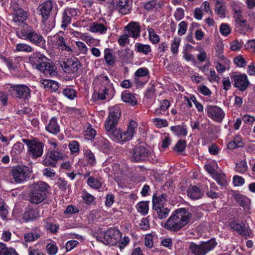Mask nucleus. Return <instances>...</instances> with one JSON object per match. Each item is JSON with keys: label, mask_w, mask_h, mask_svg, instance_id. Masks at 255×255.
Instances as JSON below:
<instances>
[{"label": "nucleus", "mask_w": 255, "mask_h": 255, "mask_svg": "<svg viewBox=\"0 0 255 255\" xmlns=\"http://www.w3.org/2000/svg\"><path fill=\"white\" fill-rule=\"evenodd\" d=\"M191 217L190 212L185 208L177 209L166 220L164 228L170 232H177L189 223Z\"/></svg>", "instance_id": "1"}, {"label": "nucleus", "mask_w": 255, "mask_h": 255, "mask_svg": "<svg viewBox=\"0 0 255 255\" xmlns=\"http://www.w3.org/2000/svg\"><path fill=\"white\" fill-rule=\"evenodd\" d=\"M16 36L22 39L25 40L30 43L45 48V40L42 34L38 30L33 29L29 26H26L21 29H17L15 31Z\"/></svg>", "instance_id": "2"}, {"label": "nucleus", "mask_w": 255, "mask_h": 255, "mask_svg": "<svg viewBox=\"0 0 255 255\" xmlns=\"http://www.w3.org/2000/svg\"><path fill=\"white\" fill-rule=\"evenodd\" d=\"M49 185L45 182L39 181L32 184L29 187V201L34 204H39L47 198Z\"/></svg>", "instance_id": "3"}, {"label": "nucleus", "mask_w": 255, "mask_h": 255, "mask_svg": "<svg viewBox=\"0 0 255 255\" xmlns=\"http://www.w3.org/2000/svg\"><path fill=\"white\" fill-rule=\"evenodd\" d=\"M217 244L215 240L212 239L208 242L203 243L200 245L191 243L189 249L194 255H205L207 253L214 249Z\"/></svg>", "instance_id": "4"}, {"label": "nucleus", "mask_w": 255, "mask_h": 255, "mask_svg": "<svg viewBox=\"0 0 255 255\" xmlns=\"http://www.w3.org/2000/svg\"><path fill=\"white\" fill-rule=\"evenodd\" d=\"M152 150L148 146H136L131 153L130 159L134 162H141L148 160L152 157Z\"/></svg>", "instance_id": "5"}, {"label": "nucleus", "mask_w": 255, "mask_h": 255, "mask_svg": "<svg viewBox=\"0 0 255 255\" xmlns=\"http://www.w3.org/2000/svg\"><path fill=\"white\" fill-rule=\"evenodd\" d=\"M121 233L119 230L110 228L98 236L99 240L105 245H114L121 239Z\"/></svg>", "instance_id": "6"}, {"label": "nucleus", "mask_w": 255, "mask_h": 255, "mask_svg": "<svg viewBox=\"0 0 255 255\" xmlns=\"http://www.w3.org/2000/svg\"><path fill=\"white\" fill-rule=\"evenodd\" d=\"M115 93L113 84L107 76H104L99 92L97 93L98 99L101 100H105L107 98L111 99L113 97Z\"/></svg>", "instance_id": "7"}, {"label": "nucleus", "mask_w": 255, "mask_h": 255, "mask_svg": "<svg viewBox=\"0 0 255 255\" xmlns=\"http://www.w3.org/2000/svg\"><path fill=\"white\" fill-rule=\"evenodd\" d=\"M61 33H63V32L60 31L58 33L50 36L48 41V45L53 49H58L62 51L72 52V49L66 43L65 38L60 35Z\"/></svg>", "instance_id": "8"}, {"label": "nucleus", "mask_w": 255, "mask_h": 255, "mask_svg": "<svg viewBox=\"0 0 255 255\" xmlns=\"http://www.w3.org/2000/svg\"><path fill=\"white\" fill-rule=\"evenodd\" d=\"M24 143L28 147V153L34 158L41 156L43 152L44 144L37 139H24Z\"/></svg>", "instance_id": "9"}, {"label": "nucleus", "mask_w": 255, "mask_h": 255, "mask_svg": "<svg viewBox=\"0 0 255 255\" xmlns=\"http://www.w3.org/2000/svg\"><path fill=\"white\" fill-rule=\"evenodd\" d=\"M32 170L29 167L17 166L12 170V177L16 183H21L30 178Z\"/></svg>", "instance_id": "10"}, {"label": "nucleus", "mask_w": 255, "mask_h": 255, "mask_svg": "<svg viewBox=\"0 0 255 255\" xmlns=\"http://www.w3.org/2000/svg\"><path fill=\"white\" fill-rule=\"evenodd\" d=\"M8 91L14 92L15 97L19 99L26 100L30 97V90L25 85H11Z\"/></svg>", "instance_id": "11"}, {"label": "nucleus", "mask_w": 255, "mask_h": 255, "mask_svg": "<svg viewBox=\"0 0 255 255\" xmlns=\"http://www.w3.org/2000/svg\"><path fill=\"white\" fill-rule=\"evenodd\" d=\"M206 110L208 116L216 122L221 123L225 117V112L217 106L208 105Z\"/></svg>", "instance_id": "12"}, {"label": "nucleus", "mask_w": 255, "mask_h": 255, "mask_svg": "<svg viewBox=\"0 0 255 255\" xmlns=\"http://www.w3.org/2000/svg\"><path fill=\"white\" fill-rule=\"evenodd\" d=\"M63 153L55 150H49L45 155V158L42 160V164L45 166L54 167L56 162L63 158Z\"/></svg>", "instance_id": "13"}, {"label": "nucleus", "mask_w": 255, "mask_h": 255, "mask_svg": "<svg viewBox=\"0 0 255 255\" xmlns=\"http://www.w3.org/2000/svg\"><path fill=\"white\" fill-rule=\"evenodd\" d=\"M53 7V3L50 0L45 1L38 6L39 13L42 17V22L43 23H45L48 19Z\"/></svg>", "instance_id": "14"}, {"label": "nucleus", "mask_w": 255, "mask_h": 255, "mask_svg": "<svg viewBox=\"0 0 255 255\" xmlns=\"http://www.w3.org/2000/svg\"><path fill=\"white\" fill-rule=\"evenodd\" d=\"M121 116V110L119 106H115L110 109L109 116L105 126L110 128L112 125H116Z\"/></svg>", "instance_id": "15"}, {"label": "nucleus", "mask_w": 255, "mask_h": 255, "mask_svg": "<svg viewBox=\"0 0 255 255\" xmlns=\"http://www.w3.org/2000/svg\"><path fill=\"white\" fill-rule=\"evenodd\" d=\"M88 30L94 33L105 34L107 30V23L104 19L93 22L90 23Z\"/></svg>", "instance_id": "16"}, {"label": "nucleus", "mask_w": 255, "mask_h": 255, "mask_svg": "<svg viewBox=\"0 0 255 255\" xmlns=\"http://www.w3.org/2000/svg\"><path fill=\"white\" fill-rule=\"evenodd\" d=\"M11 8L13 11L12 14V20L16 25H19L26 20L27 14L26 12L17 4H14L12 5Z\"/></svg>", "instance_id": "17"}, {"label": "nucleus", "mask_w": 255, "mask_h": 255, "mask_svg": "<svg viewBox=\"0 0 255 255\" xmlns=\"http://www.w3.org/2000/svg\"><path fill=\"white\" fill-rule=\"evenodd\" d=\"M116 125H112L110 128L105 126L107 134L114 141L122 142V131L120 128H116Z\"/></svg>", "instance_id": "18"}, {"label": "nucleus", "mask_w": 255, "mask_h": 255, "mask_svg": "<svg viewBox=\"0 0 255 255\" xmlns=\"http://www.w3.org/2000/svg\"><path fill=\"white\" fill-rule=\"evenodd\" d=\"M234 80V87L238 88L241 91L245 90L249 85L248 77L246 74H243L235 75L233 77Z\"/></svg>", "instance_id": "19"}, {"label": "nucleus", "mask_w": 255, "mask_h": 255, "mask_svg": "<svg viewBox=\"0 0 255 255\" xmlns=\"http://www.w3.org/2000/svg\"><path fill=\"white\" fill-rule=\"evenodd\" d=\"M229 227L243 236L247 237L250 236L249 231L243 222H238L233 220L230 222Z\"/></svg>", "instance_id": "20"}, {"label": "nucleus", "mask_w": 255, "mask_h": 255, "mask_svg": "<svg viewBox=\"0 0 255 255\" xmlns=\"http://www.w3.org/2000/svg\"><path fill=\"white\" fill-rule=\"evenodd\" d=\"M125 30L128 31V35L132 38L138 37L140 33V26L137 22L131 21L125 27Z\"/></svg>", "instance_id": "21"}, {"label": "nucleus", "mask_w": 255, "mask_h": 255, "mask_svg": "<svg viewBox=\"0 0 255 255\" xmlns=\"http://www.w3.org/2000/svg\"><path fill=\"white\" fill-rule=\"evenodd\" d=\"M45 75L52 76L56 74V68L55 66L50 62L45 61L42 63L37 68Z\"/></svg>", "instance_id": "22"}, {"label": "nucleus", "mask_w": 255, "mask_h": 255, "mask_svg": "<svg viewBox=\"0 0 255 255\" xmlns=\"http://www.w3.org/2000/svg\"><path fill=\"white\" fill-rule=\"evenodd\" d=\"M137 124L134 121L130 122L129 126L126 131H122L123 142L131 139L135 133Z\"/></svg>", "instance_id": "23"}, {"label": "nucleus", "mask_w": 255, "mask_h": 255, "mask_svg": "<svg viewBox=\"0 0 255 255\" xmlns=\"http://www.w3.org/2000/svg\"><path fill=\"white\" fill-rule=\"evenodd\" d=\"M45 129L48 132L56 134L60 130V126L58 123L57 119L55 117L52 118L49 121L48 124L45 126Z\"/></svg>", "instance_id": "24"}, {"label": "nucleus", "mask_w": 255, "mask_h": 255, "mask_svg": "<svg viewBox=\"0 0 255 255\" xmlns=\"http://www.w3.org/2000/svg\"><path fill=\"white\" fill-rule=\"evenodd\" d=\"M121 98L124 102L131 106H135L137 104V100L135 95L127 90H125L122 93Z\"/></svg>", "instance_id": "25"}, {"label": "nucleus", "mask_w": 255, "mask_h": 255, "mask_svg": "<svg viewBox=\"0 0 255 255\" xmlns=\"http://www.w3.org/2000/svg\"><path fill=\"white\" fill-rule=\"evenodd\" d=\"M166 202L167 199L166 194H162L158 197L154 195L152 197L153 210L165 207V204Z\"/></svg>", "instance_id": "26"}, {"label": "nucleus", "mask_w": 255, "mask_h": 255, "mask_svg": "<svg viewBox=\"0 0 255 255\" xmlns=\"http://www.w3.org/2000/svg\"><path fill=\"white\" fill-rule=\"evenodd\" d=\"M47 58L40 53H34L30 58V63L33 66L37 69L39 66L45 61H47Z\"/></svg>", "instance_id": "27"}, {"label": "nucleus", "mask_w": 255, "mask_h": 255, "mask_svg": "<svg viewBox=\"0 0 255 255\" xmlns=\"http://www.w3.org/2000/svg\"><path fill=\"white\" fill-rule=\"evenodd\" d=\"M187 194L188 197L193 200L200 199L203 196V193L196 186L189 187L187 190Z\"/></svg>", "instance_id": "28"}, {"label": "nucleus", "mask_w": 255, "mask_h": 255, "mask_svg": "<svg viewBox=\"0 0 255 255\" xmlns=\"http://www.w3.org/2000/svg\"><path fill=\"white\" fill-rule=\"evenodd\" d=\"M224 46L223 43L217 44L216 48L215 56L217 57L219 61H222L224 64L228 65L230 63L229 60L223 54Z\"/></svg>", "instance_id": "29"}, {"label": "nucleus", "mask_w": 255, "mask_h": 255, "mask_svg": "<svg viewBox=\"0 0 255 255\" xmlns=\"http://www.w3.org/2000/svg\"><path fill=\"white\" fill-rule=\"evenodd\" d=\"M132 0H119L117 5L120 12L125 14L129 11Z\"/></svg>", "instance_id": "30"}, {"label": "nucleus", "mask_w": 255, "mask_h": 255, "mask_svg": "<svg viewBox=\"0 0 255 255\" xmlns=\"http://www.w3.org/2000/svg\"><path fill=\"white\" fill-rule=\"evenodd\" d=\"M134 50L136 52L147 55L151 52V46L148 44H144L136 42L134 45Z\"/></svg>", "instance_id": "31"}, {"label": "nucleus", "mask_w": 255, "mask_h": 255, "mask_svg": "<svg viewBox=\"0 0 255 255\" xmlns=\"http://www.w3.org/2000/svg\"><path fill=\"white\" fill-rule=\"evenodd\" d=\"M170 130L174 135L179 137H184L187 134V128L183 125L172 126Z\"/></svg>", "instance_id": "32"}, {"label": "nucleus", "mask_w": 255, "mask_h": 255, "mask_svg": "<svg viewBox=\"0 0 255 255\" xmlns=\"http://www.w3.org/2000/svg\"><path fill=\"white\" fill-rule=\"evenodd\" d=\"M235 26L236 30L241 34H245L251 29V27L247 23L246 20L235 23Z\"/></svg>", "instance_id": "33"}, {"label": "nucleus", "mask_w": 255, "mask_h": 255, "mask_svg": "<svg viewBox=\"0 0 255 255\" xmlns=\"http://www.w3.org/2000/svg\"><path fill=\"white\" fill-rule=\"evenodd\" d=\"M104 60L108 66H113L116 59L112 53V50L110 48H106L104 50Z\"/></svg>", "instance_id": "34"}, {"label": "nucleus", "mask_w": 255, "mask_h": 255, "mask_svg": "<svg viewBox=\"0 0 255 255\" xmlns=\"http://www.w3.org/2000/svg\"><path fill=\"white\" fill-rule=\"evenodd\" d=\"M83 41H85L90 47L100 45V39H96L87 33H86Z\"/></svg>", "instance_id": "35"}, {"label": "nucleus", "mask_w": 255, "mask_h": 255, "mask_svg": "<svg viewBox=\"0 0 255 255\" xmlns=\"http://www.w3.org/2000/svg\"><path fill=\"white\" fill-rule=\"evenodd\" d=\"M154 214L160 220L165 219L169 215L170 210L166 207L153 209Z\"/></svg>", "instance_id": "36"}, {"label": "nucleus", "mask_w": 255, "mask_h": 255, "mask_svg": "<svg viewBox=\"0 0 255 255\" xmlns=\"http://www.w3.org/2000/svg\"><path fill=\"white\" fill-rule=\"evenodd\" d=\"M87 184L92 188L98 189L102 186L101 179L89 176L87 181Z\"/></svg>", "instance_id": "37"}, {"label": "nucleus", "mask_w": 255, "mask_h": 255, "mask_svg": "<svg viewBox=\"0 0 255 255\" xmlns=\"http://www.w3.org/2000/svg\"><path fill=\"white\" fill-rule=\"evenodd\" d=\"M236 199L238 204L243 207L245 210L249 209L250 200L248 198L242 195H237L236 196Z\"/></svg>", "instance_id": "38"}, {"label": "nucleus", "mask_w": 255, "mask_h": 255, "mask_svg": "<svg viewBox=\"0 0 255 255\" xmlns=\"http://www.w3.org/2000/svg\"><path fill=\"white\" fill-rule=\"evenodd\" d=\"M84 159L87 161V163L92 166L95 165L96 160L94 153L89 149L84 150Z\"/></svg>", "instance_id": "39"}, {"label": "nucleus", "mask_w": 255, "mask_h": 255, "mask_svg": "<svg viewBox=\"0 0 255 255\" xmlns=\"http://www.w3.org/2000/svg\"><path fill=\"white\" fill-rule=\"evenodd\" d=\"M39 216V213L36 209H29L24 214V218L26 220L36 219Z\"/></svg>", "instance_id": "40"}, {"label": "nucleus", "mask_w": 255, "mask_h": 255, "mask_svg": "<svg viewBox=\"0 0 255 255\" xmlns=\"http://www.w3.org/2000/svg\"><path fill=\"white\" fill-rule=\"evenodd\" d=\"M0 255H18V254L14 249L6 248L4 243H0Z\"/></svg>", "instance_id": "41"}, {"label": "nucleus", "mask_w": 255, "mask_h": 255, "mask_svg": "<svg viewBox=\"0 0 255 255\" xmlns=\"http://www.w3.org/2000/svg\"><path fill=\"white\" fill-rule=\"evenodd\" d=\"M33 50V48L30 45L24 43H18L15 46V51L17 52L30 53Z\"/></svg>", "instance_id": "42"}, {"label": "nucleus", "mask_w": 255, "mask_h": 255, "mask_svg": "<svg viewBox=\"0 0 255 255\" xmlns=\"http://www.w3.org/2000/svg\"><path fill=\"white\" fill-rule=\"evenodd\" d=\"M24 149V145L20 142L15 143L12 146L10 151V154L12 156H16L19 154Z\"/></svg>", "instance_id": "43"}, {"label": "nucleus", "mask_w": 255, "mask_h": 255, "mask_svg": "<svg viewBox=\"0 0 255 255\" xmlns=\"http://www.w3.org/2000/svg\"><path fill=\"white\" fill-rule=\"evenodd\" d=\"M181 42V39L179 37H174L172 41L170 46L171 52L173 55H176L178 52V48Z\"/></svg>", "instance_id": "44"}, {"label": "nucleus", "mask_w": 255, "mask_h": 255, "mask_svg": "<svg viewBox=\"0 0 255 255\" xmlns=\"http://www.w3.org/2000/svg\"><path fill=\"white\" fill-rule=\"evenodd\" d=\"M215 12L221 17L225 16V6L222 2L218 1L215 5Z\"/></svg>", "instance_id": "45"}, {"label": "nucleus", "mask_w": 255, "mask_h": 255, "mask_svg": "<svg viewBox=\"0 0 255 255\" xmlns=\"http://www.w3.org/2000/svg\"><path fill=\"white\" fill-rule=\"evenodd\" d=\"M248 169L247 162L242 160L236 163L235 170L240 173H245Z\"/></svg>", "instance_id": "46"}, {"label": "nucleus", "mask_w": 255, "mask_h": 255, "mask_svg": "<svg viewBox=\"0 0 255 255\" xmlns=\"http://www.w3.org/2000/svg\"><path fill=\"white\" fill-rule=\"evenodd\" d=\"M234 63L237 67L245 68L247 64V61L242 55L239 54L234 59Z\"/></svg>", "instance_id": "47"}, {"label": "nucleus", "mask_w": 255, "mask_h": 255, "mask_svg": "<svg viewBox=\"0 0 255 255\" xmlns=\"http://www.w3.org/2000/svg\"><path fill=\"white\" fill-rule=\"evenodd\" d=\"M64 96L70 100H73L77 96L76 91L73 88L67 87L65 88L62 92Z\"/></svg>", "instance_id": "48"}, {"label": "nucleus", "mask_w": 255, "mask_h": 255, "mask_svg": "<svg viewBox=\"0 0 255 255\" xmlns=\"http://www.w3.org/2000/svg\"><path fill=\"white\" fill-rule=\"evenodd\" d=\"M151 121L158 128L166 127L168 125V122L166 119L156 118L152 119Z\"/></svg>", "instance_id": "49"}, {"label": "nucleus", "mask_w": 255, "mask_h": 255, "mask_svg": "<svg viewBox=\"0 0 255 255\" xmlns=\"http://www.w3.org/2000/svg\"><path fill=\"white\" fill-rule=\"evenodd\" d=\"M147 30L150 41L153 44L158 43L160 41V37L155 33L154 29L152 28H148Z\"/></svg>", "instance_id": "50"}, {"label": "nucleus", "mask_w": 255, "mask_h": 255, "mask_svg": "<svg viewBox=\"0 0 255 255\" xmlns=\"http://www.w3.org/2000/svg\"><path fill=\"white\" fill-rule=\"evenodd\" d=\"M138 212L143 215H146L148 211V203L146 201L139 202L136 205Z\"/></svg>", "instance_id": "51"}, {"label": "nucleus", "mask_w": 255, "mask_h": 255, "mask_svg": "<svg viewBox=\"0 0 255 255\" xmlns=\"http://www.w3.org/2000/svg\"><path fill=\"white\" fill-rule=\"evenodd\" d=\"M196 50L199 52L197 55V58L200 62H204L207 60V55L206 52L201 47H198Z\"/></svg>", "instance_id": "52"}, {"label": "nucleus", "mask_w": 255, "mask_h": 255, "mask_svg": "<svg viewBox=\"0 0 255 255\" xmlns=\"http://www.w3.org/2000/svg\"><path fill=\"white\" fill-rule=\"evenodd\" d=\"M71 22V18L64 10L61 17V27L65 29L69 24Z\"/></svg>", "instance_id": "53"}, {"label": "nucleus", "mask_w": 255, "mask_h": 255, "mask_svg": "<svg viewBox=\"0 0 255 255\" xmlns=\"http://www.w3.org/2000/svg\"><path fill=\"white\" fill-rule=\"evenodd\" d=\"M213 178L216 182L220 185L224 186L227 183V179L225 175L223 173H215Z\"/></svg>", "instance_id": "54"}, {"label": "nucleus", "mask_w": 255, "mask_h": 255, "mask_svg": "<svg viewBox=\"0 0 255 255\" xmlns=\"http://www.w3.org/2000/svg\"><path fill=\"white\" fill-rule=\"evenodd\" d=\"M186 147V142L184 140H179L173 147V150L176 152L183 151Z\"/></svg>", "instance_id": "55"}, {"label": "nucleus", "mask_w": 255, "mask_h": 255, "mask_svg": "<svg viewBox=\"0 0 255 255\" xmlns=\"http://www.w3.org/2000/svg\"><path fill=\"white\" fill-rule=\"evenodd\" d=\"M44 227L47 230L53 234L56 233L59 229V225L57 224H53L47 221L44 222Z\"/></svg>", "instance_id": "56"}, {"label": "nucleus", "mask_w": 255, "mask_h": 255, "mask_svg": "<svg viewBox=\"0 0 255 255\" xmlns=\"http://www.w3.org/2000/svg\"><path fill=\"white\" fill-rule=\"evenodd\" d=\"M46 250L49 255H55L57 253L58 248L55 244L49 243L47 245Z\"/></svg>", "instance_id": "57"}, {"label": "nucleus", "mask_w": 255, "mask_h": 255, "mask_svg": "<svg viewBox=\"0 0 255 255\" xmlns=\"http://www.w3.org/2000/svg\"><path fill=\"white\" fill-rule=\"evenodd\" d=\"M69 148L72 154H77L79 152V145L77 141L73 140L69 143Z\"/></svg>", "instance_id": "58"}, {"label": "nucleus", "mask_w": 255, "mask_h": 255, "mask_svg": "<svg viewBox=\"0 0 255 255\" xmlns=\"http://www.w3.org/2000/svg\"><path fill=\"white\" fill-rule=\"evenodd\" d=\"M82 198L85 203L88 205L92 204L95 200V198L92 195L87 192L83 193Z\"/></svg>", "instance_id": "59"}, {"label": "nucleus", "mask_w": 255, "mask_h": 255, "mask_svg": "<svg viewBox=\"0 0 255 255\" xmlns=\"http://www.w3.org/2000/svg\"><path fill=\"white\" fill-rule=\"evenodd\" d=\"M75 44L80 53L84 55L87 54L88 48L84 42L78 41Z\"/></svg>", "instance_id": "60"}, {"label": "nucleus", "mask_w": 255, "mask_h": 255, "mask_svg": "<svg viewBox=\"0 0 255 255\" xmlns=\"http://www.w3.org/2000/svg\"><path fill=\"white\" fill-rule=\"evenodd\" d=\"M199 92L204 96H210L212 94L211 91L205 85H201L197 87Z\"/></svg>", "instance_id": "61"}, {"label": "nucleus", "mask_w": 255, "mask_h": 255, "mask_svg": "<svg viewBox=\"0 0 255 255\" xmlns=\"http://www.w3.org/2000/svg\"><path fill=\"white\" fill-rule=\"evenodd\" d=\"M44 82L45 83L44 84L45 86H46L47 88L51 89V90L53 91H55L59 88L58 83L55 81L52 80H47L45 81Z\"/></svg>", "instance_id": "62"}, {"label": "nucleus", "mask_w": 255, "mask_h": 255, "mask_svg": "<svg viewBox=\"0 0 255 255\" xmlns=\"http://www.w3.org/2000/svg\"><path fill=\"white\" fill-rule=\"evenodd\" d=\"M39 237L38 234L36 233L30 232L26 233L24 235V239L26 242H32Z\"/></svg>", "instance_id": "63"}, {"label": "nucleus", "mask_w": 255, "mask_h": 255, "mask_svg": "<svg viewBox=\"0 0 255 255\" xmlns=\"http://www.w3.org/2000/svg\"><path fill=\"white\" fill-rule=\"evenodd\" d=\"M179 29L178 30V34L179 35H182L185 34L187 28V23L184 21H181L178 24Z\"/></svg>", "instance_id": "64"}]
</instances>
